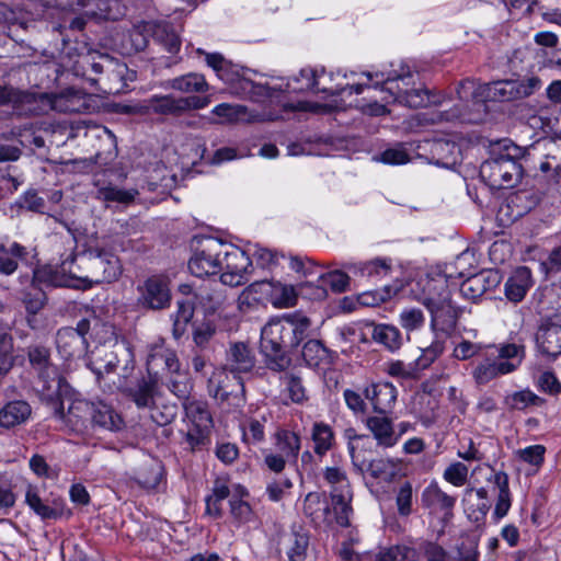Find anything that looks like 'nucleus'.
Here are the masks:
<instances>
[{"label":"nucleus","instance_id":"12","mask_svg":"<svg viewBox=\"0 0 561 561\" xmlns=\"http://www.w3.org/2000/svg\"><path fill=\"white\" fill-rule=\"evenodd\" d=\"M90 328V320L81 319L76 328L66 327L59 329L56 334V346L60 356L66 360L84 357L89 347L85 335Z\"/></svg>","mask_w":561,"mask_h":561},{"label":"nucleus","instance_id":"53","mask_svg":"<svg viewBox=\"0 0 561 561\" xmlns=\"http://www.w3.org/2000/svg\"><path fill=\"white\" fill-rule=\"evenodd\" d=\"M481 118L478 116H473L471 113L467 111V106L457 104L451 108L443 112H438L434 114L432 118L433 123L440 122H461V123H478Z\"/></svg>","mask_w":561,"mask_h":561},{"label":"nucleus","instance_id":"30","mask_svg":"<svg viewBox=\"0 0 561 561\" xmlns=\"http://www.w3.org/2000/svg\"><path fill=\"white\" fill-rule=\"evenodd\" d=\"M533 286L531 271L527 266L517 267L505 283V296L514 302H520Z\"/></svg>","mask_w":561,"mask_h":561},{"label":"nucleus","instance_id":"27","mask_svg":"<svg viewBox=\"0 0 561 561\" xmlns=\"http://www.w3.org/2000/svg\"><path fill=\"white\" fill-rule=\"evenodd\" d=\"M25 499L28 506L43 519H57L64 516L65 513L68 516L70 515V512L66 511L61 499H54L50 503L44 502L34 488L27 489Z\"/></svg>","mask_w":561,"mask_h":561},{"label":"nucleus","instance_id":"2","mask_svg":"<svg viewBox=\"0 0 561 561\" xmlns=\"http://www.w3.org/2000/svg\"><path fill=\"white\" fill-rule=\"evenodd\" d=\"M80 266L88 279V285H92V287L116 280L123 272L121 260L105 240L90 245L81 253Z\"/></svg>","mask_w":561,"mask_h":561},{"label":"nucleus","instance_id":"7","mask_svg":"<svg viewBox=\"0 0 561 561\" xmlns=\"http://www.w3.org/2000/svg\"><path fill=\"white\" fill-rule=\"evenodd\" d=\"M435 295L424 297L423 305L431 313V328L434 332L440 331L444 333L451 332L458 321V310L451 302L448 286L442 284Z\"/></svg>","mask_w":561,"mask_h":561},{"label":"nucleus","instance_id":"21","mask_svg":"<svg viewBox=\"0 0 561 561\" xmlns=\"http://www.w3.org/2000/svg\"><path fill=\"white\" fill-rule=\"evenodd\" d=\"M538 351L552 359L561 355V325L553 322H543L536 333Z\"/></svg>","mask_w":561,"mask_h":561},{"label":"nucleus","instance_id":"5","mask_svg":"<svg viewBox=\"0 0 561 561\" xmlns=\"http://www.w3.org/2000/svg\"><path fill=\"white\" fill-rule=\"evenodd\" d=\"M207 391L220 404L240 408L245 403V389L242 378L227 368H215L207 380Z\"/></svg>","mask_w":561,"mask_h":561},{"label":"nucleus","instance_id":"20","mask_svg":"<svg viewBox=\"0 0 561 561\" xmlns=\"http://www.w3.org/2000/svg\"><path fill=\"white\" fill-rule=\"evenodd\" d=\"M388 92L394 98V101L411 108L437 105L442 102L439 98L433 95L431 91L424 88L403 89L397 84L396 89L389 87Z\"/></svg>","mask_w":561,"mask_h":561},{"label":"nucleus","instance_id":"62","mask_svg":"<svg viewBox=\"0 0 561 561\" xmlns=\"http://www.w3.org/2000/svg\"><path fill=\"white\" fill-rule=\"evenodd\" d=\"M178 415V405L175 403L156 404L150 408V417L159 426H167L174 421Z\"/></svg>","mask_w":561,"mask_h":561},{"label":"nucleus","instance_id":"44","mask_svg":"<svg viewBox=\"0 0 561 561\" xmlns=\"http://www.w3.org/2000/svg\"><path fill=\"white\" fill-rule=\"evenodd\" d=\"M221 257L224 260V270L245 273L252 272L251 259L237 247L225 243Z\"/></svg>","mask_w":561,"mask_h":561},{"label":"nucleus","instance_id":"54","mask_svg":"<svg viewBox=\"0 0 561 561\" xmlns=\"http://www.w3.org/2000/svg\"><path fill=\"white\" fill-rule=\"evenodd\" d=\"M504 402L510 410H525L529 405H542L545 399L526 389L507 396Z\"/></svg>","mask_w":561,"mask_h":561},{"label":"nucleus","instance_id":"22","mask_svg":"<svg viewBox=\"0 0 561 561\" xmlns=\"http://www.w3.org/2000/svg\"><path fill=\"white\" fill-rule=\"evenodd\" d=\"M90 425L92 428L118 432L124 428L125 422L112 405L99 401L92 402Z\"/></svg>","mask_w":561,"mask_h":561},{"label":"nucleus","instance_id":"40","mask_svg":"<svg viewBox=\"0 0 561 561\" xmlns=\"http://www.w3.org/2000/svg\"><path fill=\"white\" fill-rule=\"evenodd\" d=\"M161 382L180 400L188 401L193 390V382L187 371L182 370L181 366L176 373H169Z\"/></svg>","mask_w":561,"mask_h":561},{"label":"nucleus","instance_id":"35","mask_svg":"<svg viewBox=\"0 0 561 561\" xmlns=\"http://www.w3.org/2000/svg\"><path fill=\"white\" fill-rule=\"evenodd\" d=\"M32 414L31 405L23 400L8 402L0 410V426L12 428L25 423Z\"/></svg>","mask_w":561,"mask_h":561},{"label":"nucleus","instance_id":"55","mask_svg":"<svg viewBox=\"0 0 561 561\" xmlns=\"http://www.w3.org/2000/svg\"><path fill=\"white\" fill-rule=\"evenodd\" d=\"M316 71L307 68L301 69L298 76L293 77L288 83V90L293 92H305V91H321L322 89L318 88Z\"/></svg>","mask_w":561,"mask_h":561},{"label":"nucleus","instance_id":"39","mask_svg":"<svg viewBox=\"0 0 561 561\" xmlns=\"http://www.w3.org/2000/svg\"><path fill=\"white\" fill-rule=\"evenodd\" d=\"M463 502L469 511V517L479 522L485 517L491 504L488 500V491L484 488L467 489L465 491Z\"/></svg>","mask_w":561,"mask_h":561},{"label":"nucleus","instance_id":"16","mask_svg":"<svg viewBox=\"0 0 561 561\" xmlns=\"http://www.w3.org/2000/svg\"><path fill=\"white\" fill-rule=\"evenodd\" d=\"M364 394L373 411L387 415L396 404L398 390L390 382H371L364 388Z\"/></svg>","mask_w":561,"mask_h":561},{"label":"nucleus","instance_id":"34","mask_svg":"<svg viewBox=\"0 0 561 561\" xmlns=\"http://www.w3.org/2000/svg\"><path fill=\"white\" fill-rule=\"evenodd\" d=\"M28 251L18 242L9 245L0 244V275H12L20 263L27 260Z\"/></svg>","mask_w":561,"mask_h":561},{"label":"nucleus","instance_id":"63","mask_svg":"<svg viewBox=\"0 0 561 561\" xmlns=\"http://www.w3.org/2000/svg\"><path fill=\"white\" fill-rule=\"evenodd\" d=\"M385 371L393 378L404 380L417 379L420 377L413 362L405 364L402 360H391L386 364Z\"/></svg>","mask_w":561,"mask_h":561},{"label":"nucleus","instance_id":"13","mask_svg":"<svg viewBox=\"0 0 561 561\" xmlns=\"http://www.w3.org/2000/svg\"><path fill=\"white\" fill-rule=\"evenodd\" d=\"M363 444L351 447V458L354 467L360 472H369L375 479L392 481L401 470V460L393 458L370 459L362 455Z\"/></svg>","mask_w":561,"mask_h":561},{"label":"nucleus","instance_id":"6","mask_svg":"<svg viewBox=\"0 0 561 561\" xmlns=\"http://www.w3.org/2000/svg\"><path fill=\"white\" fill-rule=\"evenodd\" d=\"M81 254L70 255L60 265H47L37 271L35 276L38 280L54 287L91 288L88 279L81 270Z\"/></svg>","mask_w":561,"mask_h":561},{"label":"nucleus","instance_id":"19","mask_svg":"<svg viewBox=\"0 0 561 561\" xmlns=\"http://www.w3.org/2000/svg\"><path fill=\"white\" fill-rule=\"evenodd\" d=\"M421 551L426 561H478L479 557L478 541L473 538L461 542L458 548V560L448 557L444 548L435 542H422Z\"/></svg>","mask_w":561,"mask_h":561},{"label":"nucleus","instance_id":"42","mask_svg":"<svg viewBox=\"0 0 561 561\" xmlns=\"http://www.w3.org/2000/svg\"><path fill=\"white\" fill-rule=\"evenodd\" d=\"M163 474L162 463L156 459L144 461L135 473L136 482L145 489H154Z\"/></svg>","mask_w":561,"mask_h":561},{"label":"nucleus","instance_id":"11","mask_svg":"<svg viewBox=\"0 0 561 561\" xmlns=\"http://www.w3.org/2000/svg\"><path fill=\"white\" fill-rule=\"evenodd\" d=\"M541 80L530 77L522 80H499L483 88L485 96L495 102H511L528 98L541 88Z\"/></svg>","mask_w":561,"mask_h":561},{"label":"nucleus","instance_id":"24","mask_svg":"<svg viewBox=\"0 0 561 561\" xmlns=\"http://www.w3.org/2000/svg\"><path fill=\"white\" fill-rule=\"evenodd\" d=\"M145 32L152 41L170 54H176L181 48V38L175 27L169 22H150L145 25Z\"/></svg>","mask_w":561,"mask_h":561},{"label":"nucleus","instance_id":"15","mask_svg":"<svg viewBox=\"0 0 561 561\" xmlns=\"http://www.w3.org/2000/svg\"><path fill=\"white\" fill-rule=\"evenodd\" d=\"M495 351L490 350L486 345L482 352V359L472 370V377L477 385L484 386L490 381L515 371V365L511 363H502L494 355Z\"/></svg>","mask_w":561,"mask_h":561},{"label":"nucleus","instance_id":"26","mask_svg":"<svg viewBox=\"0 0 561 561\" xmlns=\"http://www.w3.org/2000/svg\"><path fill=\"white\" fill-rule=\"evenodd\" d=\"M301 356L307 366L311 368L328 367L334 364L337 355L328 348L322 341L308 340L301 350Z\"/></svg>","mask_w":561,"mask_h":561},{"label":"nucleus","instance_id":"17","mask_svg":"<svg viewBox=\"0 0 561 561\" xmlns=\"http://www.w3.org/2000/svg\"><path fill=\"white\" fill-rule=\"evenodd\" d=\"M501 283V275L495 270H483L467 277L461 286L460 293L469 300L477 301L486 291L496 288Z\"/></svg>","mask_w":561,"mask_h":561},{"label":"nucleus","instance_id":"31","mask_svg":"<svg viewBox=\"0 0 561 561\" xmlns=\"http://www.w3.org/2000/svg\"><path fill=\"white\" fill-rule=\"evenodd\" d=\"M50 107L60 113H79L88 108L85 95L75 89L47 96Z\"/></svg>","mask_w":561,"mask_h":561},{"label":"nucleus","instance_id":"9","mask_svg":"<svg viewBox=\"0 0 561 561\" xmlns=\"http://www.w3.org/2000/svg\"><path fill=\"white\" fill-rule=\"evenodd\" d=\"M67 389L68 385L66 382L59 396L55 394L53 399H48L53 405V415L68 431L83 433L91 422L92 402L76 399L69 405L68 411L65 412L61 397L67 392Z\"/></svg>","mask_w":561,"mask_h":561},{"label":"nucleus","instance_id":"61","mask_svg":"<svg viewBox=\"0 0 561 561\" xmlns=\"http://www.w3.org/2000/svg\"><path fill=\"white\" fill-rule=\"evenodd\" d=\"M343 399L347 409L355 416H364L367 414L369 403L364 393L362 394L357 390L347 388L343 391Z\"/></svg>","mask_w":561,"mask_h":561},{"label":"nucleus","instance_id":"50","mask_svg":"<svg viewBox=\"0 0 561 561\" xmlns=\"http://www.w3.org/2000/svg\"><path fill=\"white\" fill-rule=\"evenodd\" d=\"M371 337L375 342L385 345L390 351L401 346V334L396 327L378 324L373 329Z\"/></svg>","mask_w":561,"mask_h":561},{"label":"nucleus","instance_id":"1","mask_svg":"<svg viewBox=\"0 0 561 561\" xmlns=\"http://www.w3.org/2000/svg\"><path fill=\"white\" fill-rule=\"evenodd\" d=\"M311 320L302 312H289L270 320L261 331V353L270 370L282 373L291 364L289 353L308 336Z\"/></svg>","mask_w":561,"mask_h":561},{"label":"nucleus","instance_id":"23","mask_svg":"<svg viewBox=\"0 0 561 561\" xmlns=\"http://www.w3.org/2000/svg\"><path fill=\"white\" fill-rule=\"evenodd\" d=\"M278 546L279 550H285L290 561H305L309 547V535L302 527H294L289 533L282 535Z\"/></svg>","mask_w":561,"mask_h":561},{"label":"nucleus","instance_id":"10","mask_svg":"<svg viewBox=\"0 0 561 561\" xmlns=\"http://www.w3.org/2000/svg\"><path fill=\"white\" fill-rule=\"evenodd\" d=\"M225 242L216 238H205L188 261L191 273L197 277L215 275L224 270L221 252Z\"/></svg>","mask_w":561,"mask_h":561},{"label":"nucleus","instance_id":"28","mask_svg":"<svg viewBox=\"0 0 561 561\" xmlns=\"http://www.w3.org/2000/svg\"><path fill=\"white\" fill-rule=\"evenodd\" d=\"M431 161L443 168L456 165L460 159V147L451 140L435 139L430 144Z\"/></svg>","mask_w":561,"mask_h":561},{"label":"nucleus","instance_id":"59","mask_svg":"<svg viewBox=\"0 0 561 561\" xmlns=\"http://www.w3.org/2000/svg\"><path fill=\"white\" fill-rule=\"evenodd\" d=\"M421 546L417 549L408 548V547H394L386 552L380 553L378 561H421L423 558L426 561L423 552L421 551Z\"/></svg>","mask_w":561,"mask_h":561},{"label":"nucleus","instance_id":"32","mask_svg":"<svg viewBox=\"0 0 561 561\" xmlns=\"http://www.w3.org/2000/svg\"><path fill=\"white\" fill-rule=\"evenodd\" d=\"M255 365V357L250 347L242 342L230 345L227 353V364L224 368L228 371L240 374L249 373Z\"/></svg>","mask_w":561,"mask_h":561},{"label":"nucleus","instance_id":"60","mask_svg":"<svg viewBox=\"0 0 561 561\" xmlns=\"http://www.w3.org/2000/svg\"><path fill=\"white\" fill-rule=\"evenodd\" d=\"M13 337L9 333H0V375L8 374L14 366Z\"/></svg>","mask_w":561,"mask_h":561},{"label":"nucleus","instance_id":"48","mask_svg":"<svg viewBox=\"0 0 561 561\" xmlns=\"http://www.w3.org/2000/svg\"><path fill=\"white\" fill-rule=\"evenodd\" d=\"M300 437L295 432L280 430L275 435V445L279 454L288 459L296 461L300 450Z\"/></svg>","mask_w":561,"mask_h":561},{"label":"nucleus","instance_id":"41","mask_svg":"<svg viewBox=\"0 0 561 561\" xmlns=\"http://www.w3.org/2000/svg\"><path fill=\"white\" fill-rule=\"evenodd\" d=\"M158 392L157 379L141 378L137 381L135 388L129 390V396L139 409L151 408L154 403V397Z\"/></svg>","mask_w":561,"mask_h":561},{"label":"nucleus","instance_id":"58","mask_svg":"<svg viewBox=\"0 0 561 561\" xmlns=\"http://www.w3.org/2000/svg\"><path fill=\"white\" fill-rule=\"evenodd\" d=\"M445 341L437 336L430 346L422 350V354L413 362L417 373L428 368L444 352Z\"/></svg>","mask_w":561,"mask_h":561},{"label":"nucleus","instance_id":"51","mask_svg":"<svg viewBox=\"0 0 561 561\" xmlns=\"http://www.w3.org/2000/svg\"><path fill=\"white\" fill-rule=\"evenodd\" d=\"M229 495V488L217 480L215 482L213 493L206 497V514L214 518H220L222 516L221 503Z\"/></svg>","mask_w":561,"mask_h":561},{"label":"nucleus","instance_id":"37","mask_svg":"<svg viewBox=\"0 0 561 561\" xmlns=\"http://www.w3.org/2000/svg\"><path fill=\"white\" fill-rule=\"evenodd\" d=\"M331 497V522L334 520L341 527L350 526V517L353 513L351 505L353 499L352 490H344L343 492L330 493Z\"/></svg>","mask_w":561,"mask_h":561},{"label":"nucleus","instance_id":"64","mask_svg":"<svg viewBox=\"0 0 561 561\" xmlns=\"http://www.w3.org/2000/svg\"><path fill=\"white\" fill-rule=\"evenodd\" d=\"M323 478L331 485L330 493L352 490L346 472L337 467L325 468Z\"/></svg>","mask_w":561,"mask_h":561},{"label":"nucleus","instance_id":"47","mask_svg":"<svg viewBox=\"0 0 561 561\" xmlns=\"http://www.w3.org/2000/svg\"><path fill=\"white\" fill-rule=\"evenodd\" d=\"M492 481L496 488L499 489L497 494V501L494 508V516L500 519L504 517L510 507H511V493L508 488V476L503 472L499 471L495 472L492 477V479H489Z\"/></svg>","mask_w":561,"mask_h":561},{"label":"nucleus","instance_id":"29","mask_svg":"<svg viewBox=\"0 0 561 561\" xmlns=\"http://www.w3.org/2000/svg\"><path fill=\"white\" fill-rule=\"evenodd\" d=\"M378 446L389 448L397 444L399 436L396 434L391 419L386 415L368 416L365 421Z\"/></svg>","mask_w":561,"mask_h":561},{"label":"nucleus","instance_id":"14","mask_svg":"<svg viewBox=\"0 0 561 561\" xmlns=\"http://www.w3.org/2000/svg\"><path fill=\"white\" fill-rule=\"evenodd\" d=\"M138 302L151 310H163L170 307L172 294L170 279L165 275H152L137 287Z\"/></svg>","mask_w":561,"mask_h":561},{"label":"nucleus","instance_id":"18","mask_svg":"<svg viewBox=\"0 0 561 561\" xmlns=\"http://www.w3.org/2000/svg\"><path fill=\"white\" fill-rule=\"evenodd\" d=\"M176 354L163 346H154L147 358V370L152 379L162 380L169 373H176L180 367Z\"/></svg>","mask_w":561,"mask_h":561},{"label":"nucleus","instance_id":"45","mask_svg":"<svg viewBox=\"0 0 561 561\" xmlns=\"http://www.w3.org/2000/svg\"><path fill=\"white\" fill-rule=\"evenodd\" d=\"M490 350L495 351V356L502 363H511L515 365V370L520 366L526 356L525 345L523 343H499L486 345Z\"/></svg>","mask_w":561,"mask_h":561},{"label":"nucleus","instance_id":"46","mask_svg":"<svg viewBox=\"0 0 561 561\" xmlns=\"http://www.w3.org/2000/svg\"><path fill=\"white\" fill-rule=\"evenodd\" d=\"M273 291L271 298L273 304L278 307H293L296 305L298 291L302 293L305 286H311V282L300 284L298 288L293 285L282 284L280 282H272Z\"/></svg>","mask_w":561,"mask_h":561},{"label":"nucleus","instance_id":"33","mask_svg":"<svg viewBox=\"0 0 561 561\" xmlns=\"http://www.w3.org/2000/svg\"><path fill=\"white\" fill-rule=\"evenodd\" d=\"M304 514L316 525L331 523V508L325 495L320 492H309L304 500Z\"/></svg>","mask_w":561,"mask_h":561},{"label":"nucleus","instance_id":"8","mask_svg":"<svg viewBox=\"0 0 561 561\" xmlns=\"http://www.w3.org/2000/svg\"><path fill=\"white\" fill-rule=\"evenodd\" d=\"M480 176L491 188H512L520 181L523 167L519 162L499 158L493 151L492 157L481 164Z\"/></svg>","mask_w":561,"mask_h":561},{"label":"nucleus","instance_id":"36","mask_svg":"<svg viewBox=\"0 0 561 561\" xmlns=\"http://www.w3.org/2000/svg\"><path fill=\"white\" fill-rule=\"evenodd\" d=\"M185 102L183 98L173 95H152L146 100V110L159 115L181 116L184 114Z\"/></svg>","mask_w":561,"mask_h":561},{"label":"nucleus","instance_id":"52","mask_svg":"<svg viewBox=\"0 0 561 561\" xmlns=\"http://www.w3.org/2000/svg\"><path fill=\"white\" fill-rule=\"evenodd\" d=\"M312 440L314 442V453L323 456L331 449L334 434L332 428L322 422L314 423L312 428Z\"/></svg>","mask_w":561,"mask_h":561},{"label":"nucleus","instance_id":"57","mask_svg":"<svg viewBox=\"0 0 561 561\" xmlns=\"http://www.w3.org/2000/svg\"><path fill=\"white\" fill-rule=\"evenodd\" d=\"M201 302L211 312L221 308L226 301V295L221 285L215 283V287H202L198 293Z\"/></svg>","mask_w":561,"mask_h":561},{"label":"nucleus","instance_id":"38","mask_svg":"<svg viewBox=\"0 0 561 561\" xmlns=\"http://www.w3.org/2000/svg\"><path fill=\"white\" fill-rule=\"evenodd\" d=\"M114 360L111 359L105 365L106 373H113L117 368L123 370V376L127 377L129 373L134 369V353L130 344L125 341H116L114 344Z\"/></svg>","mask_w":561,"mask_h":561},{"label":"nucleus","instance_id":"49","mask_svg":"<svg viewBox=\"0 0 561 561\" xmlns=\"http://www.w3.org/2000/svg\"><path fill=\"white\" fill-rule=\"evenodd\" d=\"M169 84L172 89L183 93L205 92L208 90L205 77L194 72L176 77L170 80Z\"/></svg>","mask_w":561,"mask_h":561},{"label":"nucleus","instance_id":"25","mask_svg":"<svg viewBox=\"0 0 561 561\" xmlns=\"http://www.w3.org/2000/svg\"><path fill=\"white\" fill-rule=\"evenodd\" d=\"M422 503L434 513L442 512L445 519L453 517L456 497L444 492L437 483H431L422 493Z\"/></svg>","mask_w":561,"mask_h":561},{"label":"nucleus","instance_id":"56","mask_svg":"<svg viewBox=\"0 0 561 561\" xmlns=\"http://www.w3.org/2000/svg\"><path fill=\"white\" fill-rule=\"evenodd\" d=\"M46 301V294L39 288L33 287L24 294L23 304L31 316L27 317V322L32 328H34V317L44 308Z\"/></svg>","mask_w":561,"mask_h":561},{"label":"nucleus","instance_id":"43","mask_svg":"<svg viewBox=\"0 0 561 561\" xmlns=\"http://www.w3.org/2000/svg\"><path fill=\"white\" fill-rule=\"evenodd\" d=\"M350 277L347 274L341 272V271H334L327 274L320 273L318 275V282H320V285H317L314 287L316 291L313 294V297L316 299H322L327 297V289L324 288L325 285L330 286V288L334 293H342L346 290V287L348 285Z\"/></svg>","mask_w":561,"mask_h":561},{"label":"nucleus","instance_id":"4","mask_svg":"<svg viewBox=\"0 0 561 561\" xmlns=\"http://www.w3.org/2000/svg\"><path fill=\"white\" fill-rule=\"evenodd\" d=\"M27 359L32 369L37 374L42 382V392L47 399L59 396L66 383L64 377L58 374L57 367L50 358V350L41 344H33L27 347Z\"/></svg>","mask_w":561,"mask_h":561},{"label":"nucleus","instance_id":"3","mask_svg":"<svg viewBox=\"0 0 561 561\" xmlns=\"http://www.w3.org/2000/svg\"><path fill=\"white\" fill-rule=\"evenodd\" d=\"M182 404L186 417V430L180 432L184 436V443L191 450L202 449L209 444L213 428V417L207 403L190 399Z\"/></svg>","mask_w":561,"mask_h":561}]
</instances>
